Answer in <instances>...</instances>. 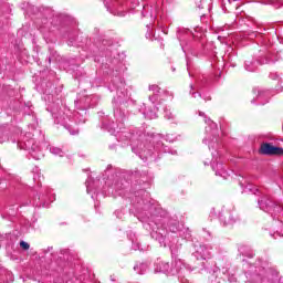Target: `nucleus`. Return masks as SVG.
Returning a JSON list of instances; mask_svg holds the SVG:
<instances>
[{
	"instance_id": "nucleus-1",
	"label": "nucleus",
	"mask_w": 283,
	"mask_h": 283,
	"mask_svg": "<svg viewBox=\"0 0 283 283\" xmlns=\"http://www.w3.org/2000/svg\"><path fill=\"white\" fill-rule=\"evenodd\" d=\"M259 154L261 156H283V148L273 146L271 143H263L260 146Z\"/></svg>"
},
{
	"instance_id": "nucleus-2",
	"label": "nucleus",
	"mask_w": 283,
	"mask_h": 283,
	"mask_svg": "<svg viewBox=\"0 0 283 283\" xmlns=\"http://www.w3.org/2000/svg\"><path fill=\"white\" fill-rule=\"evenodd\" d=\"M20 247L21 249H23L24 251H28L30 249V243L25 242V241H21L20 242Z\"/></svg>"
}]
</instances>
